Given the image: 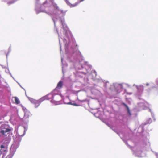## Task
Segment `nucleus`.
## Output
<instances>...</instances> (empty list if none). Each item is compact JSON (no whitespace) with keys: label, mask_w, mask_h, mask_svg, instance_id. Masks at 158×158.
Segmentation results:
<instances>
[{"label":"nucleus","mask_w":158,"mask_h":158,"mask_svg":"<svg viewBox=\"0 0 158 158\" xmlns=\"http://www.w3.org/2000/svg\"><path fill=\"white\" fill-rule=\"evenodd\" d=\"M29 100L35 105V107H38L42 102L44 100V98H42L38 100H36L32 98H29Z\"/></svg>","instance_id":"obj_1"},{"label":"nucleus","mask_w":158,"mask_h":158,"mask_svg":"<svg viewBox=\"0 0 158 158\" xmlns=\"http://www.w3.org/2000/svg\"><path fill=\"white\" fill-rule=\"evenodd\" d=\"M0 127L4 134L6 132H10L12 129L8 125L5 124H2Z\"/></svg>","instance_id":"obj_2"},{"label":"nucleus","mask_w":158,"mask_h":158,"mask_svg":"<svg viewBox=\"0 0 158 158\" xmlns=\"http://www.w3.org/2000/svg\"><path fill=\"white\" fill-rule=\"evenodd\" d=\"M65 2H66V3L70 7H74L76 6L77 4L78 3H76L74 4H72L71 3H70L69 1L68 0H64Z\"/></svg>","instance_id":"obj_3"},{"label":"nucleus","mask_w":158,"mask_h":158,"mask_svg":"<svg viewBox=\"0 0 158 158\" xmlns=\"http://www.w3.org/2000/svg\"><path fill=\"white\" fill-rule=\"evenodd\" d=\"M63 86V82L60 81L58 83L56 88L58 89H61Z\"/></svg>","instance_id":"obj_4"},{"label":"nucleus","mask_w":158,"mask_h":158,"mask_svg":"<svg viewBox=\"0 0 158 158\" xmlns=\"http://www.w3.org/2000/svg\"><path fill=\"white\" fill-rule=\"evenodd\" d=\"M51 1L52 2L53 4V6L54 9L56 10H59L60 9H59L58 6H57V5L55 3H53V0H51Z\"/></svg>","instance_id":"obj_5"},{"label":"nucleus","mask_w":158,"mask_h":158,"mask_svg":"<svg viewBox=\"0 0 158 158\" xmlns=\"http://www.w3.org/2000/svg\"><path fill=\"white\" fill-rule=\"evenodd\" d=\"M122 104L127 109V112H128V113L129 114V115L130 116H131V114L130 112V109H129L128 107V106L125 103H122Z\"/></svg>","instance_id":"obj_6"},{"label":"nucleus","mask_w":158,"mask_h":158,"mask_svg":"<svg viewBox=\"0 0 158 158\" xmlns=\"http://www.w3.org/2000/svg\"><path fill=\"white\" fill-rule=\"evenodd\" d=\"M14 98L15 103L17 104H19L20 103V101L18 98L16 97H14Z\"/></svg>","instance_id":"obj_7"},{"label":"nucleus","mask_w":158,"mask_h":158,"mask_svg":"<svg viewBox=\"0 0 158 158\" xmlns=\"http://www.w3.org/2000/svg\"><path fill=\"white\" fill-rule=\"evenodd\" d=\"M3 131H2V129L0 127V136L1 135H4V133L3 132Z\"/></svg>","instance_id":"obj_8"},{"label":"nucleus","mask_w":158,"mask_h":158,"mask_svg":"<svg viewBox=\"0 0 158 158\" xmlns=\"http://www.w3.org/2000/svg\"><path fill=\"white\" fill-rule=\"evenodd\" d=\"M14 2H8V4L9 5L10 4H12Z\"/></svg>","instance_id":"obj_9"},{"label":"nucleus","mask_w":158,"mask_h":158,"mask_svg":"<svg viewBox=\"0 0 158 158\" xmlns=\"http://www.w3.org/2000/svg\"><path fill=\"white\" fill-rule=\"evenodd\" d=\"M0 147L1 148H4V145H2Z\"/></svg>","instance_id":"obj_10"},{"label":"nucleus","mask_w":158,"mask_h":158,"mask_svg":"<svg viewBox=\"0 0 158 158\" xmlns=\"http://www.w3.org/2000/svg\"><path fill=\"white\" fill-rule=\"evenodd\" d=\"M50 95H51L52 97V98H53V99L54 98V97H55V96H53L52 94H50Z\"/></svg>","instance_id":"obj_11"},{"label":"nucleus","mask_w":158,"mask_h":158,"mask_svg":"<svg viewBox=\"0 0 158 158\" xmlns=\"http://www.w3.org/2000/svg\"><path fill=\"white\" fill-rule=\"evenodd\" d=\"M84 0H80V1L81 2H82V1H83Z\"/></svg>","instance_id":"obj_12"}]
</instances>
